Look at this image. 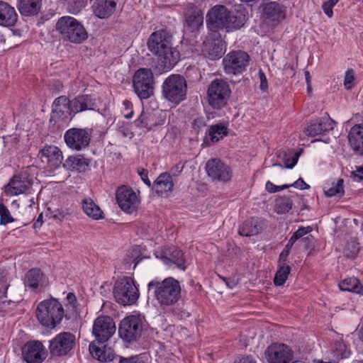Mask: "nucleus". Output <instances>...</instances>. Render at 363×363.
Returning <instances> with one entry per match:
<instances>
[{
    "mask_svg": "<svg viewBox=\"0 0 363 363\" xmlns=\"http://www.w3.org/2000/svg\"><path fill=\"white\" fill-rule=\"evenodd\" d=\"M290 272V267L289 265H283L279 267V269L275 274L274 283L276 286L283 285L288 278Z\"/></svg>",
    "mask_w": 363,
    "mask_h": 363,
    "instance_id": "42",
    "label": "nucleus"
},
{
    "mask_svg": "<svg viewBox=\"0 0 363 363\" xmlns=\"http://www.w3.org/2000/svg\"><path fill=\"white\" fill-rule=\"evenodd\" d=\"M18 20V14L13 7L7 2L0 1V26H13Z\"/></svg>",
    "mask_w": 363,
    "mask_h": 363,
    "instance_id": "29",
    "label": "nucleus"
},
{
    "mask_svg": "<svg viewBox=\"0 0 363 363\" xmlns=\"http://www.w3.org/2000/svg\"><path fill=\"white\" fill-rule=\"evenodd\" d=\"M13 221L9 210L6 206L0 203V225H6Z\"/></svg>",
    "mask_w": 363,
    "mask_h": 363,
    "instance_id": "47",
    "label": "nucleus"
},
{
    "mask_svg": "<svg viewBox=\"0 0 363 363\" xmlns=\"http://www.w3.org/2000/svg\"><path fill=\"white\" fill-rule=\"evenodd\" d=\"M69 101H70L65 96H61L55 99L52 104L53 114L63 113L67 106L69 107Z\"/></svg>",
    "mask_w": 363,
    "mask_h": 363,
    "instance_id": "43",
    "label": "nucleus"
},
{
    "mask_svg": "<svg viewBox=\"0 0 363 363\" xmlns=\"http://www.w3.org/2000/svg\"><path fill=\"white\" fill-rule=\"evenodd\" d=\"M227 127L223 124L211 125L208 129V135L213 142H218L227 135Z\"/></svg>",
    "mask_w": 363,
    "mask_h": 363,
    "instance_id": "39",
    "label": "nucleus"
},
{
    "mask_svg": "<svg viewBox=\"0 0 363 363\" xmlns=\"http://www.w3.org/2000/svg\"><path fill=\"white\" fill-rule=\"evenodd\" d=\"M172 40V35L164 30L154 32L148 39V50L157 57L160 72L169 71L179 60V52L173 48Z\"/></svg>",
    "mask_w": 363,
    "mask_h": 363,
    "instance_id": "1",
    "label": "nucleus"
},
{
    "mask_svg": "<svg viewBox=\"0 0 363 363\" xmlns=\"http://www.w3.org/2000/svg\"><path fill=\"white\" fill-rule=\"evenodd\" d=\"M75 335L69 332H62L50 340L49 350L52 355H66L75 346Z\"/></svg>",
    "mask_w": 363,
    "mask_h": 363,
    "instance_id": "12",
    "label": "nucleus"
},
{
    "mask_svg": "<svg viewBox=\"0 0 363 363\" xmlns=\"http://www.w3.org/2000/svg\"><path fill=\"white\" fill-rule=\"evenodd\" d=\"M152 115L151 113L143 111L140 116L135 121V124L139 128L150 129L153 123L151 122Z\"/></svg>",
    "mask_w": 363,
    "mask_h": 363,
    "instance_id": "41",
    "label": "nucleus"
},
{
    "mask_svg": "<svg viewBox=\"0 0 363 363\" xmlns=\"http://www.w3.org/2000/svg\"><path fill=\"white\" fill-rule=\"evenodd\" d=\"M262 18L267 23L277 24L284 19L285 11L275 1L264 3L261 6Z\"/></svg>",
    "mask_w": 363,
    "mask_h": 363,
    "instance_id": "22",
    "label": "nucleus"
},
{
    "mask_svg": "<svg viewBox=\"0 0 363 363\" xmlns=\"http://www.w3.org/2000/svg\"><path fill=\"white\" fill-rule=\"evenodd\" d=\"M249 62V55L242 50L232 51L223 60L225 73L234 75L241 74L245 71Z\"/></svg>",
    "mask_w": 363,
    "mask_h": 363,
    "instance_id": "11",
    "label": "nucleus"
},
{
    "mask_svg": "<svg viewBox=\"0 0 363 363\" xmlns=\"http://www.w3.org/2000/svg\"><path fill=\"white\" fill-rule=\"evenodd\" d=\"M185 17L187 26L192 32L197 30L203 25V13L192 4H187L185 10Z\"/></svg>",
    "mask_w": 363,
    "mask_h": 363,
    "instance_id": "26",
    "label": "nucleus"
},
{
    "mask_svg": "<svg viewBox=\"0 0 363 363\" xmlns=\"http://www.w3.org/2000/svg\"><path fill=\"white\" fill-rule=\"evenodd\" d=\"M352 176L357 182L363 180V167H357L354 171L352 172Z\"/></svg>",
    "mask_w": 363,
    "mask_h": 363,
    "instance_id": "55",
    "label": "nucleus"
},
{
    "mask_svg": "<svg viewBox=\"0 0 363 363\" xmlns=\"http://www.w3.org/2000/svg\"><path fill=\"white\" fill-rule=\"evenodd\" d=\"M89 351L91 355L101 362H107L111 360L110 355L106 356L104 350L96 346L94 343L89 345Z\"/></svg>",
    "mask_w": 363,
    "mask_h": 363,
    "instance_id": "44",
    "label": "nucleus"
},
{
    "mask_svg": "<svg viewBox=\"0 0 363 363\" xmlns=\"http://www.w3.org/2000/svg\"><path fill=\"white\" fill-rule=\"evenodd\" d=\"M359 250V243L355 240H350L347 242L344 250V253L346 257L349 258H354L357 255Z\"/></svg>",
    "mask_w": 363,
    "mask_h": 363,
    "instance_id": "45",
    "label": "nucleus"
},
{
    "mask_svg": "<svg viewBox=\"0 0 363 363\" xmlns=\"http://www.w3.org/2000/svg\"><path fill=\"white\" fill-rule=\"evenodd\" d=\"M36 316L43 325L55 328L62 320L63 307L57 299L45 300L38 306Z\"/></svg>",
    "mask_w": 363,
    "mask_h": 363,
    "instance_id": "5",
    "label": "nucleus"
},
{
    "mask_svg": "<svg viewBox=\"0 0 363 363\" xmlns=\"http://www.w3.org/2000/svg\"><path fill=\"white\" fill-rule=\"evenodd\" d=\"M304 76L306 84L311 83V77L310 74V72L308 70L304 71Z\"/></svg>",
    "mask_w": 363,
    "mask_h": 363,
    "instance_id": "62",
    "label": "nucleus"
},
{
    "mask_svg": "<svg viewBox=\"0 0 363 363\" xmlns=\"http://www.w3.org/2000/svg\"><path fill=\"white\" fill-rule=\"evenodd\" d=\"M67 301L69 303V304L74 306L77 302V298H76L75 295L72 293H69L67 295Z\"/></svg>",
    "mask_w": 363,
    "mask_h": 363,
    "instance_id": "61",
    "label": "nucleus"
},
{
    "mask_svg": "<svg viewBox=\"0 0 363 363\" xmlns=\"http://www.w3.org/2000/svg\"><path fill=\"white\" fill-rule=\"evenodd\" d=\"M354 80V73L353 69H350L346 71L344 79V86L346 89H350L352 87V82Z\"/></svg>",
    "mask_w": 363,
    "mask_h": 363,
    "instance_id": "50",
    "label": "nucleus"
},
{
    "mask_svg": "<svg viewBox=\"0 0 363 363\" xmlns=\"http://www.w3.org/2000/svg\"><path fill=\"white\" fill-rule=\"evenodd\" d=\"M95 100L90 95H79L69 103V109L74 113H77L87 110H94Z\"/></svg>",
    "mask_w": 363,
    "mask_h": 363,
    "instance_id": "28",
    "label": "nucleus"
},
{
    "mask_svg": "<svg viewBox=\"0 0 363 363\" xmlns=\"http://www.w3.org/2000/svg\"><path fill=\"white\" fill-rule=\"evenodd\" d=\"M259 77L260 79L259 88L262 91H265L268 89V83L267 77L262 69H259Z\"/></svg>",
    "mask_w": 363,
    "mask_h": 363,
    "instance_id": "52",
    "label": "nucleus"
},
{
    "mask_svg": "<svg viewBox=\"0 0 363 363\" xmlns=\"http://www.w3.org/2000/svg\"><path fill=\"white\" fill-rule=\"evenodd\" d=\"M162 95L167 101L176 105L186 99L187 84L184 77L171 74L163 82Z\"/></svg>",
    "mask_w": 363,
    "mask_h": 363,
    "instance_id": "6",
    "label": "nucleus"
},
{
    "mask_svg": "<svg viewBox=\"0 0 363 363\" xmlns=\"http://www.w3.org/2000/svg\"><path fill=\"white\" fill-rule=\"evenodd\" d=\"M331 351L337 359L347 358L350 354L347 346L342 340L335 341L332 345Z\"/></svg>",
    "mask_w": 363,
    "mask_h": 363,
    "instance_id": "38",
    "label": "nucleus"
},
{
    "mask_svg": "<svg viewBox=\"0 0 363 363\" xmlns=\"http://www.w3.org/2000/svg\"><path fill=\"white\" fill-rule=\"evenodd\" d=\"M262 227L257 218L247 220L239 228V234L242 236H252L257 235L261 230Z\"/></svg>",
    "mask_w": 363,
    "mask_h": 363,
    "instance_id": "35",
    "label": "nucleus"
},
{
    "mask_svg": "<svg viewBox=\"0 0 363 363\" xmlns=\"http://www.w3.org/2000/svg\"><path fill=\"white\" fill-rule=\"evenodd\" d=\"M56 28L64 40L73 43H82L88 38L83 25L71 16L61 17L57 22Z\"/></svg>",
    "mask_w": 363,
    "mask_h": 363,
    "instance_id": "4",
    "label": "nucleus"
},
{
    "mask_svg": "<svg viewBox=\"0 0 363 363\" xmlns=\"http://www.w3.org/2000/svg\"><path fill=\"white\" fill-rule=\"evenodd\" d=\"M64 139L70 149L81 151L89 146L91 133L86 129L72 128L65 132Z\"/></svg>",
    "mask_w": 363,
    "mask_h": 363,
    "instance_id": "13",
    "label": "nucleus"
},
{
    "mask_svg": "<svg viewBox=\"0 0 363 363\" xmlns=\"http://www.w3.org/2000/svg\"><path fill=\"white\" fill-rule=\"evenodd\" d=\"M154 77L150 69H138L133 79V86L137 96L141 99L150 98L154 93Z\"/></svg>",
    "mask_w": 363,
    "mask_h": 363,
    "instance_id": "9",
    "label": "nucleus"
},
{
    "mask_svg": "<svg viewBox=\"0 0 363 363\" xmlns=\"http://www.w3.org/2000/svg\"><path fill=\"white\" fill-rule=\"evenodd\" d=\"M138 173L140 176L141 179L143 181V182L148 187H151L152 184L150 180L148 178V172L145 169L139 168L138 169Z\"/></svg>",
    "mask_w": 363,
    "mask_h": 363,
    "instance_id": "51",
    "label": "nucleus"
},
{
    "mask_svg": "<svg viewBox=\"0 0 363 363\" xmlns=\"http://www.w3.org/2000/svg\"><path fill=\"white\" fill-rule=\"evenodd\" d=\"M143 320L140 315H131L123 318L120 323L118 333L127 342L136 341L141 335Z\"/></svg>",
    "mask_w": 363,
    "mask_h": 363,
    "instance_id": "10",
    "label": "nucleus"
},
{
    "mask_svg": "<svg viewBox=\"0 0 363 363\" xmlns=\"http://www.w3.org/2000/svg\"><path fill=\"white\" fill-rule=\"evenodd\" d=\"M335 122L328 116L311 120L303 128L308 136L315 137L333 130Z\"/></svg>",
    "mask_w": 363,
    "mask_h": 363,
    "instance_id": "20",
    "label": "nucleus"
},
{
    "mask_svg": "<svg viewBox=\"0 0 363 363\" xmlns=\"http://www.w3.org/2000/svg\"><path fill=\"white\" fill-rule=\"evenodd\" d=\"M234 363H256V361L251 356L242 357Z\"/></svg>",
    "mask_w": 363,
    "mask_h": 363,
    "instance_id": "60",
    "label": "nucleus"
},
{
    "mask_svg": "<svg viewBox=\"0 0 363 363\" xmlns=\"http://www.w3.org/2000/svg\"><path fill=\"white\" fill-rule=\"evenodd\" d=\"M207 26L211 31L225 29L227 32L241 28L248 19L247 11L241 6L229 11L225 6L217 5L206 16Z\"/></svg>",
    "mask_w": 363,
    "mask_h": 363,
    "instance_id": "2",
    "label": "nucleus"
},
{
    "mask_svg": "<svg viewBox=\"0 0 363 363\" xmlns=\"http://www.w3.org/2000/svg\"><path fill=\"white\" fill-rule=\"evenodd\" d=\"M116 2L115 0H99L93 6L95 15L100 18L109 17L115 11Z\"/></svg>",
    "mask_w": 363,
    "mask_h": 363,
    "instance_id": "31",
    "label": "nucleus"
},
{
    "mask_svg": "<svg viewBox=\"0 0 363 363\" xmlns=\"http://www.w3.org/2000/svg\"><path fill=\"white\" fill-rule=\"evenodd\" d=\"M149 291L152 290L155 299L162 310L170 311L181 298V286L173 277H167L162 281L152 280L147 284Z\"/></svg>",
    "mask_w": 363,
    "mask_h": 363,
    "instance_id": "3",
    "label": "nucleus"
},
{
    "mask_svg": "<svg viewBox=\"0 0 363 363\" xmlns=\"http://www.w3.org/2000/svg\"><path fill=\"white\" fill-rule=\"evenodd\" d=\"M264 356L269 363H291L294 352L285 344H273L266 349Z\"/></svg>",
    "mask_w": 363,
    "mask_h": 363,
    "instance_id": "17",
    "label": "nucleus"
},
{
    "mask_svg": "<svg viewBox=\"0 0 363 363\" xmlns=\"http://www.w3.org/2000/svg\"><path fill=\"white\" fill-rule=\"evenodd\" d=\"M90 160L82 155L70 156L63 163V167L68 170L84 172L88 169Z\"/></svg>",
    "mask_w": 363,
    "mask_h": 363,
    "instance_id": "30",
    "label": "nucleus"
},
{
    "mask_svg": "<svg viewBox=\"0 0 363 363\" xmlns=\"http://www.w3.org/2000/svg\"><path fill=\"white\" fill-rule=\"evenodd\" d=\"M313 229L310 225L298 227L296 230V245L303 246L306 249L313 247L315 241L313 236L311 235Z\"/></svg>",
    "mask_w": 363,
    "mask_h": 363,
    "instance_id": "33",
    "label": "nucleus"
},
{
    "mask_svg": "<svg viewBox=\"0 0 363 363\" xmlns=\"http://www.w3.org/2000/svg\"><path fill=\"white\" fill-rule=\"evenodd\" d=\"M343 183L344 180L342 179H338L337 182L332 183L331 186L324 188L325 194L328 197L342 196L345 193Z\"/></svg>",
    "mask_w": 363,
    "mask_h": 363,
    "instance_id": "40",
    "label": "nucleus"
},
{
    "mask_svg": "<svg viewBox=\"0 0 363 363\" xmlns=\"http://www.w3.org/2000/svg\"><path fill=\"white\" fill-rule=\"evenodd\" d=\"M359 339L363 342V317L362 319L361 326L359 330Z\"/></svg>",
    "mask_w": 363,
    "mask_h": 363,
    "instance_id": "64",
    "label": "nucleus"
},
{
    "mask_svg": "<svg viewBox=\"0 0 363 363\" xmlns=\"http://www.w3.org/2000/svg\"><path fill=\"white\" fill-rule=\"evenodd\" d=\"M294 195L289 194L276 199L275 211L278 213H285L291 209L293 206Z\"/></svg>",
    "mask_w": 363,
    "mask_h": 363,
    "instance_id": "37",
    "label": "nucleus"
},
{
    "mask_svg": "<svg viewBox=\"0 0 363 363\" xmlns=\"http://www.w3.org/2000/svg\"><path fill=\"white\" fill-rule=\"evenodd\" d=\"M116 199L121 210L128 213H131L135 211L140 203L136 193L131 188L126 186H121L118 188Z\"/></svg>",
    "mask_w": 363,
    "mask_h": 363,
    "instance_id": "16",
    "label": "nucleus"
},
{
    "mask_svg": "<svg viewBox=\"0 0 363 363\" xmlns=\"http://www.w3.org/2000/svg\"><path fill=\"white\" fill-rule=\"evenodd\" d=\"M284 165L286 168L291 169L295 166V155L284 159Z\"/></svg>",
    "mask_w": 363,
    "mask_h": 363,
    "instance_id": "58",
    "label": "nucleus"
},
{
    "mask_svg": "<svg viewBox=\"0 0 363 363\" xmlns=\"http://www.w3.org/2000/svg\"><path fill=\"white\" fill-rule=\"evenodd\" d=\"M295 186V183L290 184V185L277 186V185L274 184L270 181H268V182H267V183L265 184V189L269 193H276L281 190L285 189L289 186Z\"/></svg>",
    "mask_w": 363,
    "mask_h": 363,
    "instance_id": "49",
    "label": "nucleus"
},
{
    "mask_svg": "<svg viewBox=\"0 0 363 363\" xmlns=\"http://www.w3.org/2000/svg\"><path fill=\"white\" fill-rule=\"evenodd\" d=\"M205 125H206V122H205V120L203 118H197L194 120L193 128L195 130L199 131Z\"/></svg>",
    "mask_w": 363,
    "mask_h": 363,
    "instance_id": "56",
    "label": "nucleus"
},
{
    "mask_svg": "<svg viewBox=\"0 0 363 363\" xmlns=\"http://www.w3.org/2000/svg\"><path fill=\"white\" fill-rule=\"evenodd\" d=\"M310 188V186L307 184L302 178H299L296 179V189H300L301 190L308 189Z\"/></svg>",
    "mask_w": 363,
    "mask_h": 363,
    "instance_id": "59",
    "label": "nucleus"
},
{
    "mask_svg": "<svg viewBox=\"0 0 363 363\" xmlns=\"http://www.w3.org/2000/svg\"><path fill=\"white\" fill-rule=\"evenodd\" d=\"M184 167V164L182 162H179L177 164H175L174 167H172L170 172L172 174V177H177L183 170Z\"/></svg>",
    "mask_w": 363,
    "mask_h": 363,
    "instance_id": "53",
    "label": "nucleus"
},
{
    "mask_svg": "<svg viewBox=\"0 0 363 363\" xmlns=\"http://www.w3.org/2000/svg\"><path fill=\"white\" fill-rule=\"evenodd\" d=\"M162 260L168 266L174 264L178 269L184 271L186 268V260L182 250L174 246L165 247L162 252Z\"/></svg>",
    "mask_w": 363,
    "mask_h": 363,
    "instance_id": "23",
    "label": "nucleus"
},
{
    "mask_svg": "<svg viewBox=\"0 0 363 363\" xmlns=\"http://www.w3.org/2000/svg\"><path fill=\"white\" fill-rule=\"evenodd\" d=\"M294 242H295V233H294L292 234V235L291 236V238L289 241V243L286 245L285 248L282 250V252H281V254L279 255V267H281L283 265H286L285 262H286L287 257L289 255V250L294 245Z\"/></svg>",
    "mask_w": 363,
    "mask_h": 363,
    "instance_id": "46",
    "label": "nucleus"
},
{
    "mask_svg": "<svg viewBox=\"0 0 363 363\" xmlns=\"http://www.w3.org/2000/svg\"><path fill=\"white\" fill-rule=\"evenodd\" d=\"M22 354L28 363H41L46 358L47 352L40 341H30L22 348Z\"/></svg>",
    "mask_w": 363,
    "mask_h": 363,
    "instance_id": "21",
    "label": "nucleus"
},
{
    "mask_svg": "<svg viewBox=\"0 0 363 363\" xmlns=\"http://www.w3.org/2000/svg\"><path fill=\"white\" fill-rule=\"evenodd\" d=\"M322 8L323 9L324 13L329 18H331L333 15V8L330 4H328L326 1L323 3Z\"/></svg>",
    "mask_w": 363,
    "mask_h": 363,
    "instance_id": "57",
    "label": "nucleus"
},
{
    "mask_svg": "<svg viewBox=\"0 0 363 363\" xmlns=\"http://www.w3.org/2000/svg\"><path fill=\"white\" fill-rule=\"evenodd\" d=\"M119 363H145L141 358L138 356L130 357L128 358L121 357Z\"/></svg>",
    "mask_w": 363,
    "mask_h": 363,
    "instance_id": "54",
    "label": "nucleus"
},
{
    "mask_svg": "<svg viewBox=\"0 0 363 363\" xmlns=\"http://www.w3.org/2000/svg\"><path fill=\"white\" fill-rule=\"evenodd\" d=\"M339 288L344 291L363 294V286L360 284L359 281L354 277L345 279L339 284Z\"/></svg>",
    "mask_w": 363,
    "mask_h": 363,
    "instance_id": "36",
    "label": "nucleus"
},
{
    "mask_svg": "<svg viewBox=\"0 0 363 363\" xmlns=\"http://www.w3.org/2000/svg\"><path fill=\"white\" fill-rule=\"evenodd\" d=\"M113 294L116 301L123 306L133 305L139 298V290L130 277L117 281Z\"/></svg>",
    "mask_w": 363,
    "mask_h": 363,
    "instance_id": "8",
    "label": "nucleus"
},
{
    "mask_svg": "<svg viewBox=\"0 0 363 363\" xmlns=\"http://www.w3.org/2000/svg\"><path fill=\"white\" fill-rule=\"evenodd\" d=\"M349 143L355 153L363 156V137L362 138H348Z\"/></svg>",
    "mask_w": 363,
    "mask_h": 363,
    "instance_id": "48",
    "label": "nucleus"
},
{
    "mask_svg": "<svg viewBox=\"0 0 363 363\" xmlns=\"http://www.w3.org/2000/svg\"><path fill=\"white\" fill-rule=\"evenodd\" d=\"M40 5L41 0H18L17 7L21 15L30 16L38 13Z\"/></svg>",
    "mask_w": 363,
    "mask_h": 363,
    "instance_id": "34",
    "label": "nucleus"
},
{
    "mask_svg": "<svg viewBox=\"0 0 363 363\" xmlns=\"http://www.w3.org/2000/svg\"><path fill=\"white\" fill-rule=\"evenodd\" d=\"M32 186V181L26 173L14 175L4 186L7 196H15L26 193Z\"/></svg>",
    "mask_w": 363,
    "mask_h": 363,
    "instance_id": "19",
    "label": "nucleus"
},
{
    "mask_svg": "<svg viewBox=\"0 0 363 363\" xmlns=\"http://www.w3.org/2000/svg\"><path fill=\"white\" fill-rule=\"evenodd\" d=\"M81 206L84 213L93 220L104 218V212L91 198H84L81 201Z\"/></svg>",
    "mask_w": 363,
    "mask_h": 363,
    "instance_id": "32",
    "label": "nucleus"
},
{
    "mask_svg": "<svg viewBox=\"0 0 363 363\" xmlns=\"http://www.w3.org/2000/svg\"><path fill=\"white\" fill-rule=\"evenodd\" d=\"M203 42L202 52L211 60L220 59L225 52V43L216 31Z\"/></svg>",
    "mask_w": 363,
    "mask_h": 363,
    "instance_id": "15",
    "label": "nucleus"
},
{
    "mask_svg": "<svg viewBox=\"0 0 363 363\" xmlns=\"http://www.w3.org/2000/svg\"><path fill=\"white\" fill-rule=\"evenodd\" d=\"M221 279L225 282L226 285L230 289H233L234 287V286L235 285V284L234 282L228 281V279H226V278L222 277Z\"/></svg>",
    "mask_w": 363,
    "mask_h": 363,
    "instance_id": "63",
    "label": "nucleus"
},
{
    "mask_svg": "<svg viewBox=\"0 0 363 363\" xmlns=\"http://www.w3.org/2000/svg\"><path fill=\"white\" fill-rule=\"evenodd\" d=\"M205 169L208 176L215 181L228 182L233 175L230 167L218 158L209 160Z\"/></svg>",
    "mask_w": 363,
    "mask_h": 363,
    "instance_id": "18",
    "label": "nucleus"
},
{
    "mask_svg": "<svg viewBox=\"0 0 363 363\" xmlns=\"http://www.w3.org/2000/svg\"><path fill=\"white\" fill-rule=\"evenodd\" d=\"M113 318L108 315L99 316L94 323L92 333L98 342L108 341L116 332Z\"/></svg>",
    "mask_w": 363,
    "mask_h": 363,
    "instance_id": "14",
    "label": "nucleus"
},
{
    "mask_svg": "<svg viewBox=\"0 0 363 363\" xmlns=\"http://www.w3.org/2000/svg\"><path fill=\"white\" fill-rule=\"evenodd\" d=\"M174 182L170 173L160 174L153 182L151 188L161 196H167L173 190Z\"/></svg>",
    "mask_w": 363,
    "mask_h": 363,
    "instance_id": "27",
    "label": "nucleus"
},
{
    "mask_svg": "<svg viewBox=\"0 0 363 363\" xmlns=\"http://www.w3.org/2000/svg\"><path fill=\"white\" fill-rule=\"evenodd\" d=\"M43 161L46 162L50 172L55 171L62 164L63 156L60 150L54 145L45 147L42 150Z\"/></svg>",
    "mask_w": 363,
    "mask_h": 363,
    "instance_id": "25",
    "label": "nucleus"
},
{
    "mask_svg": "<svg viewBox=\"0 0 363 363\" xmlns=\"http://www.w3.org/2000/svg\"><path fill=\"white\" fill-rule=\"evenodd\" d=\"M231 89L227 82L221 79H216L211 82L207 91L209 105L220 109L225 106L230 98Z\"/></svg>",
    "mask_w": 363,
    "mask_h": 363,
    "instance_id": "7",
    "label": "nucleus"
},
{
    "mask_svg": "<svg viewBox=\"0 0 363 363\" xmlns=\"http://www.w3.org/2000/svg\"><path fill=\"white\" fill-rule=\"evenodd\" d=\"M47 284L48 279L40 269L33 268L25 275L24 284L26 288L36 291L45 287Z\"/></svg>",
    "mask_w": 363,
    "mask_h": 363,
    "instance_id": "24",
    "label": "nucleus"
}]
</instances>
